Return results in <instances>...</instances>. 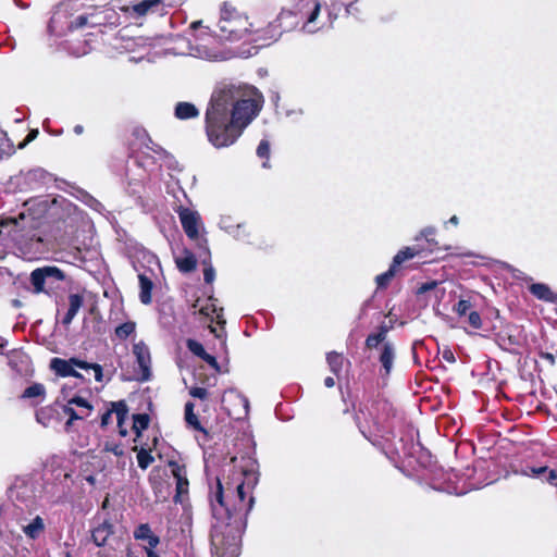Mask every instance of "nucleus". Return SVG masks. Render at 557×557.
Masks as SVG:
<instances>
[{"label":"nucleus","mask_w":557,"mask_h":557,"mask_svg":"<svg viewBox=\"0 0 557 557\" xmlns=\"http://www.w3.org/2000/svg\"><path fill=\"white\" fill-rule=\"evenodd\" d=\"M234 488L235 502L232 508L225 503L224 487L219 479L210 497L212 516L215 519L211 530L213 557H238L240 553L245 518L252 509L255 498H247L244 482L237 483Z\"/></svg>","instance_id":"obj_2"},{"label":"nucleus","mask_w":557,"mask_h":557,"mask_svg":"<svg viewBox=\"0 0 557 557\" xmlns=\"http://www.w3.org/2000/svg\"><path fill=\"white\" fill-rule=\"evenodd\" d=\"M190 26L193 29H197L198 27L201 26V21L193 22Z\"/></svg>","instance_id":"obj_56"},{"label":"nucleus","mask_w":557,"mask_h":557,"mask_svg":"<svg viewBox=\"0 0 557 557\" xmlns=\"http://www.w3.org/2000/svg\"><path fill=\"white\" fill-rule=\"evenodd\" d=\"M3 346H4V343H3V341L0 338V352H2V348H3Z\"/></svg>","instance_id":"obj_61"},{"label":"nucleus","mask_w":557,"mask_h":557,"mask_svg":"<svg viewBox=\"0 0 557 557\" xmlns=\"http://www.w3.org/2000/svg\"><path fill=\"white\" fill-rule=\"evenodd\" d=\"M113 454L116 455V456H121L123 455V450L122 448H120L119 446H115L113 449H112Z\"/></svg>","instance_id":"obj_55"},{"label":"nucleus","mask_w":557,"mask_h":557,"mask_svg":"<svg viewBox=\"0 0 557 557\" xmlns=\"http://www.w3.org/2000/svg\"><path fill=\"white\" fill-rule=\"evenodd\" d=\"M324 385H325L326 387H329V388H330V387H333V386L335 385V381H334V379H333L332 376H327V377H325V380H324Z\"/></svg>","instance_id":"obj_49"},{"label":"nucleus","mask_w":557,"mask_h":557,"mask_svg":"<svg viewBox=\"0 0 557 557\" xmlns=\"http://www.w3.org/2000/svg\"><path fill=\"white\" fill-rule=\"evenodd\" d=\"M472 308V305L469 300L460 299L455 306L454 311L459 315L463 317L466 315L470 309Z\"/></svg>","instance_id":"obj_37"},{"label":"nucleus","mask_w":557,"mask_h":557,"mask_svg":"<svg viewBox=\"0 0 557 557\" xmlns=\"http://www.w3.org/2000/svg\"><path fill=\"white\" fill-rule=\"evenodd\" d=\"M38 134V131H33L29 135H28V140H32L34 139Z\"/></svg>","instance_id":"obj_60"},{"label":"nucleus","mask_w":557,"mask_h":557,"mask_svg":"<svg viewBox=\"0 0 557 557\" xmlns=\"http://www.w3.org/2000/svg\"><path fill=\"white\" fill-rule=\"evenodd\" d=\"M345 8L347 14H355L357 9L347 0H331L325 18H320V0H294L293 10H282L278 22L284 29L294 28L302 23V28L308 33H315L324 27H330L337 12Z\"/></svg>","instance_id":"obj_3"},{"label":"nucleus","mask_w":557,"mask_h":557,"mask_svg":"<svg viewBox=\"0 0 557 557\" xmlns=\"http://www.w3.org/2000/svg\"><path fill=\"white\" fill-rule=\"evenodd\" d=\"M262 166L263 168H269V162L268 161L263 162Z\"/></svg>","instance_id":"obj_62"},{"label":"nucleus","mask_w":557,"mask_h":557,"mask_svg":"<svg viewBox=\"0 0 557 557\" xmlns=\"http://www.w3.org/2000/svg\"><path fill=\"white\" fill-rule=\"evenodd\" d=\"M66 17V12L61 10V9H58L53 15L51 16L50 18V23H49V30L52 33V34H55L58 36H61L64 34V29L63 27L61 26V23L63 21V18Z\"/></svg>","instance_id":"obj_25"},{"label":"nucleus","mask_w":557,"mask_h":557,"mask_svg":"<svg viewBox=\"0 0 557 557\" xmlns=\"http://www.w3.org/2000/svg\"><path fill=\"white\" fill-rule=\"evenodd\" d=\"M557 479V472L555 470H550L548 473L547 481L553 483Z\"/></svg>","instance_id":"obj_50"},{"label":"nucleus","mask_w":557,"mask_h":557,"mask_svg":"<svg viewBox=\"0 0 557 557\" xmlns=\"http://www.w3.org/2000/svg\"><path fill=\"white\" fill-rule=\"evenodd\" d=\"M219 226L237 240H245L248 236L245 225L240 223L235 224L233 219L228 215L221 216Z\"/></svg>","instance_id":"obj_16"},{"label":"nucleus","mask_w":557,"mask_h":557,"mask_svg":"<svg viewBox=\"0 0 557 557\" xmlns=\"http://www.w3.org/2000/svg\"><path fill=\"white\" fill-rule=\"evenodd\" d=\"M263 97L252 86L224 85L214 90L206 111V133L215 148L233 145L262 108Z\"/></svg>","instance_id":"obj_1"},{"label":"nucleus","mask_w":557,"mask_h":557,"mask_svg":"<svg viewBox=\"0 0 557 557\" xmlns=\"http://www.w3.org/2000/svg\"><path fill=\"white\" fill-rule=\"evenodd\" d=\"M227 394L234 396L243 405L245 413L247 414L249 410L248 398L234 389L228 391Z\"/></svg>","instance_id":"obj_42"},{"label":"nucleus","mask_w":557,"mask_h":557,"mask_svg":"<svg viewBox=\"0 0 557 557\" xmlns=\"http://www.w3.org/2000/svg\"><path fill=\"white\" fill-rule=\"evenodd\" d=\"M546 471H547V467H539V468L532 467L528 470H522L521 474L524 476H539Z\"/></svg>","instance_id":"obj_43"},{"label":"nucleus","mask_w":557,"mask_h":557,"mask_svg":"<svg viewBox=\"0 0 557 557\" xmlns=\"http://www.w3.org/2000/svg\"><path fill=\"white\" fill-rule=\"evenodd\" d=\"M83 132H84V127H83L82 125H76V126L74 127V133H75L76 135H81V134H83Z\"/></svg>","instance_id":"obj_54"},{"label":"nucleus","mask_w":557,"mask_h":557,"mask_svg":"<svg viewBox=\"0 0 557 557\" xmlns=\"http://www.w3.org/2000/svg\"><path fill=\"white\" fill-rule=\"evenodd\" d=\"M88 52V49L86 47H84L82 50H78V51H73V53H75L77 57L79 55H84Z\"/></svg>","instance_id":"obj_53"},{"label":"nucleus","mask_w":557,"mask_h":557,"mask_svg":"<svg viewBox=\"0 0 557 557\" xmlns=\"http://www.w3.org/2000/svg\"><path fill=\"white\" fill-rule=\"evenodd\" d=\"M251 24L247 16L237 12L234 8L224 4L218 23V36L222 40L236 41L245 38Z\"/></svg>","instance_id":"obj_7"},{"label":"nucleus","mask_w":557,"mask_h":557,"mask_svg":"<svg viewBox=\"0 0 557 557\" xmlns=\"http://www.w3.org/2000/svg\"><path fill=\"white\" fill-rule=\"evenodd\" d=\"M541 358L547 360L552 366L555 364V357L550 352H541Z\"/></svg>","instance_id":"obj_48"},{"label":"nucleus","mask_w":557,"mask_h":557,"mask_svg":"<svg viewBox=\"0 0 557 557\" xmlns=\"http://www.w3.org/2000/svg\"><path fill=\"white\" fill-rule=\"evenodd\" d=\"M275 23L277 24V27L281 28L282 30L278 32V35H282L283 32H286V30H289L290 28L288 29H284L282 26H281V23L278 22V17L276 18Z\"/></svg>","instance_id":"obj_57"},{"label":"nucleus","mask_w":557,"mask_h":557,"mask_svg":"<svg viewBox=\"0 0 557 557\" xmlns=\"http://www.w3.org/2000/svg\"><path fill=\"white\" fill-rule=\"evenodd\" d=\"M162 0H143L137 3L124 7L123 10L132 17H141L150 11H156Z\"/></svg>","instance_id":"obj_17"},{"label":"nucleus","mask_w":557,"mask_h":557,"mask_svg":"<svg viewBox=\"0 0 557 557\" xmlns=\"http://www.w3.org/2000/svg\"><path fill=\"white\" fill-rule=\"evenodd\" d=\"M326 361L329 363L331 371L337 375L341 372L342 367H343V361H344L343 356L335 351H331L326 356Z\"/></svg>","instance_id":"obj_28"},{"label":"nucleus","mask_w":557,"mask_h":557,"mask_svg":"<svg viewBox=\"0 0 557 557\" xmlns=\"http://www.w3.org/2000/svg\"><path fill=\"white\" fill-rule=\"evenodd\" d=\"M83 201L90 208H92L94 210L96 211H101L103 209V206L101 205V202H99L96 198H94L92 196L88 195V194H85L84 195V199Z\"/></svg>","instance_id":"obj_40"},{"label":"nucleus","mask_w":557,"mask_h":557,"mask_svg":"<svg viewBox=\"0 0 557 557\" xmlns=\"http://www.w3.org/2000/svg\"><path fill=\"white\" fill-rule=\"evenodd\" d=\"M449 222H450L451 224H454V225H457V224H458V222H459V220H458V218H457L456 215H453V216L449 219Z\"/></svg>","instance_id":"obj_59"},{"label":"nucleus","mask_w":557,"mask_h":557,"mask_svg":"<svg viewBox=\"0 0 557 557\" xmlns=\"http://www.w3.org/2000/svg\"><path fill=\"white\" fill-rule=\"evenodd\" d=\"M133 354L136 358L137 371L136 380L139 382H147L151 379V355L148 346L143 342L133 345Z\"/></svg>","instance_id":"obj_12"},{"label":"nucleus","mask_w":557,"mask_h":557,"mask_svg":"<svg viewBox=\"0 0 557 557\" xmlns=\"http://www.w3.org/2000/svg\"><path fill=\"white\" fill-rule=\"evenodd\" d=\"M108 535V531L106 528H98L92 531V540L97 546H101L104 544Z\"/></svg>","instance_id":"obj_38"},{"label":"nucleus","mask_w":557,"mask_h":557,"mask_svg":"<svg viewBox=\"0 0 557 557\" xmlns=\"http://www.w3.org/2000/svg\"><path fill=\"white\" fill-rule=\"evenodd\" d=\"M180 220L183 226L185 234L190 239H196L199 235L198 223L199 215L197 212L191 211L189 209H182L180 211Z\"/></svg>","instance_id":"obj_15"},{"label":"nucleus","mask_w":557,"mask_h":557,"mask_svg":"<svg viewBox=\"0 0 557 557\" xmlns=\"http://www.w3.org/2000/svg\"><path fill=\"white\" fill-rule=\"evenodd\" d=\"M134 139L129 146V158L137 172H134L131 164H127L126 176L129 185L144 183L150 178L151 174L157 170V158L165 154L162 147L154 144L143 128H136L133 132Z\"/></svg>","instance_id":"obj_4"},{"label":"nucleus","mask_w":557,"mask_h":557,"mask_svg":"<svg viewBox=\"0 0 557 557\" xmlns=\"http://www.w3.org/2000/svg\"><path fill=\"white\" fill-rule=\"evenodd\" d=\"M153 460H154V458L152 457V455L145 448H140L138 450L137 461H138V466L143 470L147 469L153 462Z\"/></svg>","instance_id":"obj_34"},{"label":"nucleus","mask_w":557,"mask_h":557,"mask_svg":"<svg viewBox=\"0 0 557 557\" xmlns=\"http://www.w3.org/2000/svg\"><path fill=\"white\" fill-rule=\"evenodd\" d=\"M176 264L180 271L188 273L195 270L197 261L193 253L186 252L183 257L176 258Z\"/></svg>","instance_id":"obj_27"},{"label":"nucleus","mask_w":557,"mask_h":557,"mask_svg":"<svg viewBox=\"0 0 557 557\" xmlns=\"http://www.w3.org/2000/svg\"><path fill=\"white\" fill-rule=\"evenodd\" d=\"M111 409H108L101 416L100 424L102 428L109 425L112 421V414L115 413L117 426L120 429V434L122 436L126 435V430L123 429V423L127 418L128 409L124 401L111 403Z\"/></svg>","instance_id":"obj_13"},{"label":"nucleus","mask_w":557,"mask_h":557,"mask_svg":"<svg viewBox=\"0 0 557 557\" xmlns=\"http://www.w3.org/2000/svg\"><path fill=\"white\" fill-rule=\"evenodd\" d=\"M50 369L62 377L73 376L86 381L84 374L79 373L77 369L85 371L87 374L92 373L95 380L99 383H102L104 377L103 369L100 364L87 362L75 357L70 359L52 358Z\"/></svg>","instance_id":"obj_8"},{"label":"nucleus","mask_w":557,"mask_h":557,"mask_svg":"<svg viewBox=\"0 0 557 557\" xmlns=\"http://www.w3.org/2000/svg\"><path fill=\"white\" fill-rule=\"evenodd\" d=\"M203 361H206L210 367H212L215 370H219V363L216 359L209 355L208 352L201 358Z\"/></svg>","instance_id":"obj_46"},{"label":"nucleus","mask_w":557,"mask_h":557,"mask_svg":"<svg viewBox=\"0 0 557 557\" xmlns=\"http://www.w3.org/2000/svg\"><path fill=\"white\" fill-rule=\"evenodd\" d=\"M187 347L195 356L199 357L200 359L207 354L202 344L195 339H188Z\"/></svg>","instance_id":"obj_36"},{"label":"nucleus","mask_w":557,"mask_h":557,"mask_svg":"<svg viewBox=\"0 0 557 557\" xmlns=\"http://www.w3.org/2000/svg\"><path fill=\"white\" fill-rule=\"evenodd\" d=\"M416 253L417 252L414 249L406 247L405 249H401L396 253L391 265L393 267V269H397L403 262L413 258Z\"/></svg>","instance_id":"obj_30"},{"label":"nucleus","mask_w":557,"mask_h":557,"mask_svg":"<svg viewBox=\"0 0 557 557\" xmlns=\"http://www.w3.org/2000/svg\"><path fill=\"white\" fill-rule=\"evenodd\" d=\"M530 292L536 298L549 302H555L557 296L550 290V288L542 283H535L530 286Z\"/></svg>","instance_id":"obj_23"},{"label":"nucleus","mask_w":557,"mask_h":557,"mask_svg":"<svg viewBox=\"0 0 557 557\" xmlns=\"http://www.w3.org/2000/svg\"><path fill=\"white\" fill-rule=\"evenodd\" d=\"M139 281V300L144 305H149L152 301V289L154 285V281L148 280L147 276L144 275L143 280Z\"/></svg>","instance_id":"obj_24"},{"label":"nucleus","mask_w":557,"mask_h":557,"mask_svg":"<svg viewBox=\"0 0 557 557\" xmlns=\"http://www.w3.org/2000/svg\"><path fill=\"white\" fill-rule=\"evenodd\" d=\"M58 408L69 417L64 430L71 432L74 421L85 420L92 412V405L84 397L72 393V387L64 385L61 395L52 406L42 407L36 411V420L44 426H49L58 414Z\"/></svg>","instance_id":"obj_5"},{"label":"nucleus","mask_w":557,"mask_h":557,"mask_svg":"<svg viewBox=\"0 0 557 557\" xmlns=\"http://www.w3.org/2000/svg\"><path fill=\"white\" fill-rule=\"evenodd\" d=\"M136 540H143L148 542V547L154 548L160 543V539L154 535L147 523L138 525L134 532Z\"/></svg>","instance_id":"obj_22"},{"label":"nucleus","mask_w":557,"mask_h":557,"mask_svg":"<svg viewBox=\"0 0 557 557\" xmlns=\"http://www.w3.org/2000/svg\"><path fill=\"white\" fill-rule=\"evenodd\" d=\"M172 474L176 481V494L174 496L175 503H183L185 496L188 494V480L186 478V470L184 466L176 462H171Z\"/></svg>","instance_id":"obj_14"},{"label":"nucleus","mask_w":557,"mask_h":557,"mask_svg":"<svg viewBox=\"0 0 557 557\" xmlns=\"http://www.w3.org/2000/svg\"><path fill=\"white\" fill-rule=\"evenodd\" d=\"M275 23L277 24V27L281 28L282 30L278 32V35H282L283 32H286V30H289L290 28L288 29H284L282 26H281V23L278 22V17L276 18Z\"/></svg>","instance_id":"obj_58"},{"label":"nucleus","mask_w":557,"mask_h":557,"mask_svg":"<svg viewBox=\"0 0 557 557\" xmlns=\"http://www.w3.org/2000/svg\"><path fill=\"white\" fill-rule=\"evenodd\" d=\"M257 156L259 158L268 159L270 156V144L268 140L262 139L257 148Z\"/></svg>","instance_id":"obj_39"},{"label":"nucleus","mask_w":557,"mask_h":557,"mask_svg":"<svg viewBox=\"0 0 557 557\" xmlns=\"http://www.w3.org/2000/svg\"><path fill=\"white\" fill-rule=\"evenodd\" d=\"M147 557H160L151 547L145 548Z\"/></svg>","instance_id":"obj_51"},{"label":"nucleus","mask_w":557,"mask_h":557,"mask_svg":"<svg viewBox=\"0 0 557 557\" xmlns=\"http://www.w3.org/2000/svg\"><path fill=\"white\" fill-rule=\"evenodd\" d=\"M65 278L63 271L57 267L46 265L37 268L30 273V283L35 294L53 290Z\"/></svg>","instance_id":"obj_10"},{"label":"nucleus","mask_w":557,"mask_h":557,"mask_svg":"<svg viewBox=\"0 0 557 557\" xmlns=\"http://www.w3.org/2000/svg\"><path fill=\"white\" fill-rule=\"evenodd\" d=\"M66 557H71V555H70V554H67V555H66Z\"/></svg>","instance_id":"obj_64"},{"label":"nucleus","mask_w":557,"mask_h":557,"mask_svg":"<svg viewBox=\"0 0 557 557\" xmlns=\"http://www.w3.org/2000/svg\"><path fill=\"white\" fill-rule=\"evenodd\" d=\"M48 177L49 174L45 170L34 169L26 173L25 180L32 188H35L37 185L44 184Z\"/></svg>","instance_id":"obj_26"},{"label":"nucleus","mask_w":557,"mask_h":557,"mask_svg":"<svg viewBox=\"0 0 557 557\" xmlns=\"http://www.w3.org/2000/svg\"><path fill=\"white\" fill-rule=\"evenodd\" d=\"M45 386L40 383H34L28 386L22 394L23 398H36L44 397L45 395Z\"/></svg>","instance_id":"obj_32"},{"label":"nucleus","mask_w":557,"mask_h":557,"mask_svg":"<svg viewBox=\"0 0 557 557\" xmlns=\"http://www.w3.org/2000/svg\"><path fill=\"white\" fill-rule=\"evenodd\" d=\"M215 277V272H214V269L212 267H208L205 269L203 271V280L206 283L210 284L213 282Z\"/></svg>","instance_id":"obj_45"},{"label":"nucleus","mask_w":557,"mask_h":557,"mask_svg":"<svg viewBox=\"0 0 557 557\" xmlns=\"http://www.w3.org/2000/svg\"><path fill=\"white\" fill-rule=\"evenodd\" d=\"M83 297L78 294L69 295V308L65 315L62 319V323L67 326L72 323L77 312L83 306Z\"/></svg>","instance_id":"obj_20"},{"label":"nucleus","mask_w":557,"mask_h":557,"mask_svg":"<svg viewBox=\"0 0 557 557\" xmlns=\"http://www.w3.org/2000/svg\"><path fill=\"white\" fill-rule=\"evenodd\" d=\"M395 273H396V269H393V267L391 265L386 272L377 275L376 276L377 287L379 288L386 287L389 284L391 280L395 276Z\"/></svg>","instance_id":"obj_35"},{"label":"nucleus","mask_w":557,"mask_h":557,"mask_svg":"<svg viewBox=\"0 0 557 557\" xmlns=\"http://www.w3.org/2000/svg\"><path fill=\"white\" fill-rule=\"evenodd\" d=\"M387 333L388 327L383 324L377 332L369 334L366 338V348L377 352L382 376L391 374L396 358L395 345L387 339Z\"/></svg>","instance_id":"obj_9"},{"label":"nucleus","mask_w":557,"mask_h":557,"mask_svg":"<svg viewBox=\"0 0 557 557\" xmlns=\"http://www.w3.org/2000/svg\"><path fill=\"white\" fill-rule=\"evenodd\" d=\"M189 394L195 398L206 399L208 396V391L203 387L195 386L189 389Z\"/></svg>","instance_id":"obj_44"},{"label":"nucleus","mask_w":557,"mask_h":557,"mask_svg":"<svg viewBox=\"0 0 557 557\" xmlns=\"http://www.w3.org/2000/svg\"><path fill=\"white\" fill-rule=\"evenodd\" d=\"M444 359L449 361V362H454L455 361V358H454V355L451 351H445L444 352Z\"/></svg>","instance_id":"obj_52"},{"label":"nucleus","mask_w":557,"mask_h":557,"mask_svg":"<svg viewBox=\"0 0 557 557\" xmlns=\"http://www.w3.org/2000/svg\"><path fill=\"white\" fill-rule=\"evenodd\" d=\"M149 425V417L146 413H138L133 416V430L137 434V436L140 435V433L146 430Z\"/></svg>","instance_id":"obj_31"},{"label":"nucleus","mask_w":557,"mask_h":557,"mask_svg":"<svg viewBox=\"0 0 557 557\" xmlns=\"http://www.w3.org/2000/svg\"><path fill=\"white\" fill-rule=\"evenodd\" d=\"M127 557H135V556H132V555H127Z\"/></svg>","instance_id":"obj_63"},{"label":"nucleus","mask_w":557,"mask_h":557,"mask_svg":"<svg viewBox=\"0 0 557 557\" xmlns=\"http://www.w3.org/2000/svg\"><path fill=\"white\" fill-rule=\"evenodd\" d=\"M185 420H186L187 424L190 425L191 428H194L195 430L205 431L201 428L197 416L194 413V404L193 403H187L185 405Z\"/></svg>","instance_id":"obj_29"},{"label":"nucleus","mask_w":557,"mask_h":557,"mask_svg":"<svg viewBox=\"0 0 557 557\" xmlns=\"http://www.w3.org/2000/svg\"><path fill=\"white\" fill-rule=\"evenodd\" d=\"M100 25H102V18L99 14H82L67 24V29L73 30L85 26L97 27Z\"/></svg>","instance_id":"obj_18"},{"label":"nucleus","mask_w":557,"mask_h":557,"mask_svg":"<svg viewBox=\"0 0 557 557\" xmlns=\"http://www.w3.org/2000/svg\"><path fill=\"white\" fill-rule=\"evenodd\" d=\"M46 524L40 516L33 518L27 524L22 527V531L29 540H38L45 532Z\"/></svg>","instance_id":"obj_19"},{"label":"nucleus","mask_w":557,"mask_h":557,"mask_svg":"<svg viewBox=\"0 0 557 557\" xmlns=\"http://www.w3.org/2000/svg\"><path fill=\"white\" fill-rule=\"evenodd\" d=\"M132 264L137 272L138 280H143L145 275L148 280L156 281L161 270L157 256L146 249H139L135 252Z\"/></svg>","instance_id":"obj_11"},{"label":"nucleus","mask_w":557,"mask_h":557,"mask_svg":"<svg viewBox=\"0 0 557 557\" xmlns=\"http://www.w3.org/2000/svg\"><path fill=\"white\" fill-rule=\"evenodd\" d=\"M174 115L178 120H188L197 117L199 115V110L194 103L182 101L176 103Z\"/></svg>","instance_id":"obj_21"},{"label":"nucleus","mask_w":557,"mask_h":557,"mask_svg":"<svg viewBox=\"0 0 557 557\" xmlns=\"http://www.w3.org/2000/svg\"><path fill=\"white\" fill-rule=\"evenodd\" d=\"M135 327L134 322H125L115 329V335L121 339H125L135 332Z\"/></svg>","instance_id":"obj_33"},{"label":"nucleus","mask_w":557,"mask_h":557,"mask_svg":"<svg viewBox=\"0 0 557 557\" xmlns=\"http://www.w3.org/2000/svg\"><path fill=\"white\" fill-rule=\"evenodd\" d=\"M389 404L383 399H368L360 404L356 421L363 436L371 441L383 432L388 417Z\"/></svg>","instance_id":"obj_6"},{"label":"nucleus","mask_w":557,"mask_h":557,"mask_svg":"<svg viewBox=\"0 0 557 557\" xmlns=\"http://www.w3.org/2000/svg\"><path fill=\"white\" fill-rule=\"evenodd\" d=\"M468 323L475 330L481 329L482 326V320L476 311H470L468 315Z\"/></svg>","instance_id":"obj_41"},{"label":"nucleus","mask_w":557,"mask_h":557,"mask_svg":"<svg viewBox=\"0 0 557 557\" xmlns=\"http://www.w3.org/2000/svg\"><path fill=\"white\" fill-rule=\"evenodd\" d=\"M435 234V228L433 227H426L421 232V235L425 237L428 242H431L430 237Z\"/></svg>","instance_id":"obj_47"}]
</instances>
